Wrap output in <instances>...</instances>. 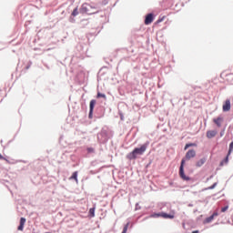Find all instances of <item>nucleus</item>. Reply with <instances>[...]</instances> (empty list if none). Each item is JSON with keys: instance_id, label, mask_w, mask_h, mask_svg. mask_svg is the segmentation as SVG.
<instances>
[{"instance_id": "9", "label": "nucleus", "mask_w": 233, "mask_h": 233, "mask_svg": "<svg viewBox=\"0 0 233 233\" xmlns=\"http://www.w3.org/2000/svg\"><path fill=\"white\" fill-rule=\"evenodd\" d=\"M153 21H154V15L153 14H148L146 16L145 24L146 25H150Z\"/></svg>"}, {"instance_id": "15", "label": "nucleus", "mask_w": 233, "mask_h": 233, "mask_svg": "<svg viewBox=\"0 0 233 233\" xmlns=\"http://www.w3.org/2000/svg\"><path fill=\"white\" fill-rule=\"evenodd\" d=\"M197 147V144H195V143L187 144L184 147V150H187L188 147Z\"/></svg>"}, {"instance_id": "12", "label": "nucleus", "mask_w": 233, "mask_h": 233, "mask_svg": "<svg viewBox=\"0 0 233 233\" xmlns=\"http://www.w3.org/2000/svg\"><path fill=\"white\" fill-rule=\"evenodd\" d=\"M70 180H76V183H78V172L76 171L72 174V176L69 177Z\"/></svg>"}, {"instance_id": "2", "label": "nucleus", "mask_w": 233, "mask_h": 233, "mask_svg": "<svg viewBox=\"0 0 233 233\" xmlns=\"http://www.w3.org/2000/svg\"><path fill=\"white\" fill-rule=\"evenodd\" d=\"M148 145H149V143H146V144L142 145L140 147L135 148L131 153H129L127 156V157L129 160L137 159L138 156H142L146 152Z\"/></svg>"}, {"instance_id": "13", "label": "nucleus", "mask_w": 233, "mask_h": 233, "mask_svg": "<svg viewBox=\"0 0 233 233\" xmlns=\"http://www.w3.org/2000/svg\"><path fill=\"white\" fill-rule=\"evenodd\" d=\"M95 106H96V99H92L89 104V110H91V114L94 113Z\"/></svg>"}, {"instance_id": "27", "label": "nucleus", "mask_w": 233, "mask_h": 233, "mask_svg": "<svg viewBox=\"0 0 233 233\" xmlns=\"http://www.w3.org/2000/svg\"><path fill=\"white\" fill-rule=\"evenodd\" d=\"M46 233H51V232H46Z\"/></svg>"}, {"instance_id": "16", "label": "nucleus", "mask_w": 233, "mask_h": 233, "mask_svg": "<svg viewBox=\"0 0 233 233\" xmlns=\"http://www.w3.org/2000/svg\"><path fill=\"white\" fill-rule=\"evenodd\" d=\"M79 15L78 7L75 8L71 14L73 16H76Z\"/></svg>"}, {"instance_id": "5", "label": "nucleus", "mask_w": 233, "mask_h": 233, "mask_svg": "<svg viewBox=\"0 0 233 233\" xmlns=\"http://www.w3.org/2000/svg\"><path fill=\"white\" fill-rule=\"evenodd\" d=\"M230 110H231V100L228 98L223 102L222 111L229 112Z\"/></svg>"}, {"instance_id": "17", "label": "nucleus", "mask_w": 233, "mask_h": 233, "mask_svg": "<svg viewBox=\"0 0 233 233\" xmlns=\"http://www.w3.org/2000/svg\"><path fill=\"white\" fill-rule=\"evenodd\" d=\"M229 156L227 155L226 158L220 163V166H224V164H228L229 161Z\"/></svg>"}, {"instance_id": "8", "label": "nucleus", "mask_w": 233, "mask_h": 233, "mask_svg": "<svg viewBox=\"0 0 233 233\" xmlns=\"http://www.w3.org/2000/svg\"><path fill=\"white\" fill-rule=\"evenodd\" d=\"M218 135V132L216 130H208L206 133V137L208 139L214 138Z\"/></svg>"}, {"instance_id": "3", "label": "nucleus", "mask_w": 233, "mask_h": 233, "mask_svg": "<svg viewBox=\"0 0 233 233\" xmlns=\"http://www.w3.org/2000/svg\"><path fill=\"white\" fill-rule=\"evenodd\" d=\"M80 12L83 14H87V15H94L98 13L99 11L97 8L88 5V4H83L80 8Z\"/></svg>"}, {"instance_id": "4", "label": "nucleus", "mask_w": 233, "mask_h": 233, "mask_svg": "<svg viewBox=\"0 0 233 233\" xmlns=\"http://www.w3.org/2000/svg\"><path fill=\"white\" fill-rule=\"evenodd\" d=\"M152 218H162L164 219H174L175 218V212L172 211L171 214H167V213H165V212L155 213V214L152 215Z\"/></svg>"}, {"instance_id": "22", "label": "nucleus", "mask_w": 233, "mask_h": 233, "mask_svg": "<svg viewBox=\"0 0 233 233\" xmlns=\"http://www.w3.org/2000/svg\"><path fill=\"white\" fill-rule=\"evenodd\" d=\"M164 18H165V17L159 18V19L157 21V24L161 23V22L164 20Z\"/></svg>"}, {"instance_id": "24", "label": "nucleus", "mask_w": 233, "mask_h": 233, "mask_svg": "<svg viewBox=\"0 0 233 233\" xmlns=\"http://www.w3.org/2000/svg\"><path fill=\"white\" fill-rule=\"evenodd\" d=\"M0 159L5 160V158L0 154Z\"/></svg>"}, {"instance_id": "10", "label": "nucleus", "mask_w": 233, "mask_h": 233, "mask_svg": "<svg viewBox=\"0 0 233 233\" xmlns=\"http://www.w3.org/2000/svg\"><path fill=\"white\" fill-rule=\"evenodd\" d=\"M26 219L25 218H20V225L18 226V231H23L25 225Z\"/></svg>"}, {"instance_id": "19", "label": "nucleus", "mask_w": 233, "mask_h": 233, "mask_svg": "<svg viewBox=\"0 0 233 233\" xmlns=\"http://www.w3.org/2000/svg\"><path fill=\"white\" fill-rule=\"evenodd\" d=\"M232 152H233V142H231L229 144V149H228V156H230Z\"/></svg>"}, {"instance_id": "25", "label": "nucleus", "mask_w": 233, "mask_h": 233, "mask_svg": "<svg viewBox=\"0 0 233 233\" xmlns=\"http://www.w3.org/2000/svg\"><path fill=\"white\" fill-rule=\"evenodd\" d=\"M217 186V183H215L210 188H214Z\"/></svg>"}, {"instance_id": "21", "label": "nucleus", "mask_w": 233, "mask_h": 233, "mask_svg": "<svg viewBox=\"0 0 233 233\" xmlns=\"http://www.w3.org/2000/svg\"><path fill=\"white\" fill-rule=\"evenodd\" d=\"M128 227H129V223H127L126 226L124 227L122 233H127Z\"/></svg>"}, {"instance_id": "14", "label": "nucleus", "mask_w": 233, "mask_h": 233, "mask_svg": "<svg viewBox=\"0 0 233 233\" xmlns=\"http://www.w3.org/2000/svg\"><path fill=\"white\" fill-rule=\"evenodd\" d=\"M89 214L91 216V218L96 217V208H92L89 209Z\"/></svg>"}, {"instance_id": "23", "label": "nucleus", "mask_w": 233, "mask_h": 233, "mask_svg": "<svg viewBox=\"0 0 233 233\" xmlns=\"http://www.w3.org/2000/svg\"><path fill=\"white\" fill-rule=\"evenodd\" d=\"M92 114L94 113H91V109H89V118H92Z\"/></svg>"}, {"instance_id": "26", "label": "nucleus", "mask_w": 233, "mask_h": 233, "mask_svg": "<svg viewBox=\"0 0 233 233\" xmlns=\"http://www.w3.org/2000/svg\"><path fill=\"white\" fill-rule=\"evenodd\" d=\"M192 233H199V231L198 230H194V231H192Z\"/></svg>"}, {"instance_id": "18", "label": "nucleus", "mask_w": 233, "mask_h": 233, "mask_svg": "<svg viewBox=\"0 0 233 233\" xmlns=\"http://www.w3.org/2000/svg\"><path fill=\"white\" fill-rule=\"evenodd\" d=\"M96 97H97V98H104V99L106 98V95L103 94V93H101V92H98V93H97Z\"/></svg>"}, {"instance_id": "7", "label": "nucleus", "mask_w": 233, "mask_h": 233, "mask_svg": "<svg viewBox=\"0 0 233 233\" xmlns=\"http://www.w3.org/2000/svg\"><path fill=\"white\" fill-rule=\"evenodd\" d=\"M213 123L218 127H221L222 123L224 122V117L223 116H217V118H213Z\"/></svg>"}, {"instance_id": "20", "label": "nucleus", "mask_w": 233, "mask_h": 233, "mask_svg": "<svg viewBox=\"0 0 233 233\" xmlns=\"http://www.w3.org/2000/svg\"><path fill=\"white\" fill-rule=\"evenodd\" d=\"M228 206H225L224 208H221V213H226L228 210Z\"/></svg>"}, {"instance_id": "1", "label": "nucleus", "mask_w": 233, "mask_h": 233, "mask_svg": "<svg viewBox=\"0 0 233 233\" xmlns=\"http://www.w3.org/2000/svg\"><path fill=\"white\" fill-rule=\"evenodd\" d=\"M196 156H197L196 150L191 149L186 153L185 158L182 159V162L180 163V170L178 171V175H180V178L182 180L189 181L191 179L189 177L186 176L184 167H185L186 160H190L191 158H194Z\"/></svg>"}, {"instance_id": "11", "label": "nucleus", "mask_w": 233, "mask_h": 233, "mask_svg": "<svg viewBox=\"0 0 233 233\" xmlns=\"http://www.w3.org/2000/svg\"><path fill=\"white\" fill-rule=\"evenodd\" d=\"M206 162H207V158L203 157V158L199 159L198 161H197L196 167H201Z\"/></svg>"}, {"instance_id": "6", "label": "nucleus", "mask_w": 233, "mask_h": 233, "mask_svg": "<svg viewBox=\"0 0 233 233\" xmlns=\"http://www.w3.org/2000/svg\"><path fill=\"white\" fill-rule=\"evenodd\" d=\"M218 216H219L218 211H215L211 216L205 218L204 223L205 224H209L215 219V218H218Z\"/></svg>"}]
</instances>
